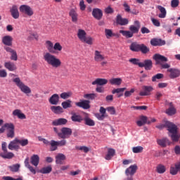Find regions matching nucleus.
Segmentation results:
<instances>
[{
  "mask_svg": "<svg viewBox=\"0 0 180 180\" xmlns=\"http://www.w3.org/2000/svg\"><path fill=\"white\" fill-rule=\"evenodd\" d=\"M46 47L48 51L44 55V60L46 61L48 65H51L53 68H60L61 67V60L57 58V56L51 54L54 53V44L51 41H46Z\"/></svg>",
  "mask_w": 180,
  "mask_h": 180,
  "instance_id": "nucleus-1",
  "label": "nucleus"
},
{
  "mask_svg": "<svg viewBox=\"0 0 180 180\" xmlns=\"http://www.w3.org/2000/svg\"><path fill=\"white\" fill-rule=\"evenodd\" d=\"M129 49L131 51L139 53L141 51L142 54H147L150 52V48L147 47L144 44H137V42H133L131 44Z\"/></svg>",
  "mask_w": 180,
  "mask_h": 180,
  "instance_id": "nucleus-2",
  "label": "nucleus"
},
{
  "mask_svg": "<svg viewBox=\"0 0 180 180\" xmlns=\"http://www.w3.org/2000/svg\"><path fill=\"white\" fill-rule=\"evenodd\" d=\"M77 37L82 43H86V44H89V46L94 44V38L91 36L86 37V32L82 29L77 30Z\"/></svg>",
  "mask_w": 180,
  "mask_h": 180,
  "instance_id": "nucleus-3",
  "label": "nucleus"
},
{
  "mask_svg": "<svg viewBox=\"0 0 180 180\" xmlns=\"http://www.w3.org/2000/svg\"><path fill=\"white\" fill-rule=\"evenodd\" d=\"M166 126L169 133H172L170 137L172 141H178V140H179V136H178V134H176V130H178V127H176V125L169 121H167Z\"/></svg>",
  "mask_w": 180,
  "mask_h": 180,
  "instance_id": "nucleus-4",
  "label": "nucleus"
},
{
  "mask_svg": "<svg viewBox=\"0 0 180 180\" xmlns=\"http://www.w3.org/2000/svg\"><path fill=\"white\" fill-rule=\"evenodd\" d=\"M13 81L15 82L17 86L19 87L21 92L26 94V95H27V94H32V89H30V87L26 86L22 82H21L19 77L13 79Z\"/></svg>",
  "mask_w": 180,
  "mask_h": 180,
  "instance_id": "nucleus-5",
  "label": "nucleus"
},
{
  "mask_svg": "<svg viewBox=\"0 0 180 180\" xmlns=\"http://www.w3.org/2000/svg\"><path fill=\"white\" fill-rule=\"evenodd\" d=\"M6 142H3L1 143V149L3 153H0V157L4 158L5 160H11L15 157V154L12 152H8V148H6Z\"/></svg>",
  "mask_w": 180,
  "mask_h": 180,
  "instance_id": "nucleus-6",
  "label": "nucleus"
},
{
  "mask_svg": "<svg viewBox=\"0 0 180 180\" xmlns=\"http://www.w3.org/2000/svg\"><path fill=\"white\" fill-rule=\"evenodd\" d=\"M19 9L20 13H22L23 15H26V16H28L29 18L34 15V11H33V8H32V7H30V6L29 5H21Z\"/></svg>",
  "mask_w": 180,
  "mask_h": 180,
  "instance_id": "nucleus-7",
  "label": "nucleus"
},
{
  "mask_svg": "<svg viewBox=\"0 0 180 180\" xmlns=\"http://www.w3.org/2000/svg\"><path fill=\"white\" fill-rule=\"evenodd\" d=\"M50 146L51 151H56V150H57V147H64V146H67V141L65 139L58 141L51 140L50 142Z\"/></svg>",
  "mask_w": 180,
  "mask_h": 180,
  "instance_id": "nucleus-8",
  "label": "nucleus"
},
{
  "mask_svg": "<svg viewBox=\"0 0 180 180\" xmlns=\"http://www.w3.org/2000/svg\"><path fill=\"white\" fill-rule=\"evenodd\" d=\"M4 127L7 130V137L13 139L15 137V125L13 123H6Z\"/></svg>",
  "mask_w": 180,
  "mask_h": 180,
  "instance_id": "nucleus-9",
  "label": "nucleus"
},
{
  "mask_svg": "<svg viewBox=\"0 0 180 180\" xmlns=\"http://www.w3.org/2000/svg\"><path fill=\"white\" fill-rule=\"evenodd\" d=\"M58 134L60 139H70V136L72 134V129L68 127H63L60 129V134Z\"/></svg>",
  "mask_w": 180,
  "mask_h": 180,
  "instance_id": "nucleus-10",
  "label": "nucleus"
},
{
  "mask_svg": "<svg viewBox=\"0 0 180 180\" xmlns=\"http://www.w3.org/2000/svg\"><path fill=\"white\" fill-rule=\"evenodd\" d=\"M143 91L139 92L140 96H150L151 92L154 91L153 86H143Z\"/></svg>",
  "mask_w": 180,
  "mask_h": 180,
  "instance_id": "nucleus-11",
  "label": "nucleus"
},
{
  "mask_svg": "<svg viewBox=\"0 0 180 180\" xmlns=\"http://www.w3.org/2000/svg\"><path fill=\"white\" fill-rule=\"evenodd\" d=\"M167 74L171 79H174L180 76V70L176 68H169L167 70Z\"/></svg>",
  "mask_w": 180,
  "mask_h": 180,
  "instance_id": "nucleus-12",
  "label": "nucleus"
},
{
  "mask_svg": "<svg viewBox=\"0 0 180 180\" xmlns=\"http://www.w3.org/2000/svg\"><path fill=\"white\" fill-rule=\"evenodd\" d=\"M105 60V55L101 51L95 50L94 51V61L96 63H101V61Z\"/></svg>",
  "mask_w": 180,
  "mask_h": 180,
  "instance_id": "nucleus-13",
  "label": "nucleus"
},
{
  "mask_svg": "<svg viewBox=\"0 0 180 180\" xmlns=\"http://www.w3.org/2000/svg\"><path fill=\"white\" fill-rule=\"evenodd\" d=\"M90 102L88 100H80L79 102L75 103L76 106L78 108H82V109H89L91 105H89Z\"/></svg>",
  "mask_w": 180,
  "mask_h": 180,
  "instance_id": "nucleus-14",
  "label": "nucleus"
},
{
  "mask_svg": "<svg viewBox=\"0 0 180 180\" xmlns=\"http://www.w3.org/2000/svg\"><path fill=\"white\" fill-rule=\"evenodd\" d=\"M153 60L156 61L158 64H162L161 63H167L168 58L164 56L156 53L153 56Z\"/></svg>",
  "mask_w": 180,
  "mask_h": 180,
  "instance_id": "nucleus-15",
  "label": "nucleus"
},
{
  "mask_svg": "<svg viewBox=\"0 0 180 180\" xmlns=\"http://www.w3.org/2000/svg\"><path fill=\"white\" fill-rule=\"evenodd\" d=\"M136 172H137V165H133L126 169L125 175H127V176H129V175H130L131 176H133V175H134V174Z\"/></svg>",
  "mask_w": 180,
  "mask_h": 180,
  "instance_id": "nucleus-16",
  "label": "nucleus"
},
{
  "mask_svg": "<svg viewBox=\"0 0 180 180\" xmlns=\"http://www.w3.org/2000/svg\"><path fill=\"white\" fill-rule=\"evenodd\" d=\"M140 21L135 20L134 25L129 27L130 32L134 34V33H139V30H140Z\"/></svg>",
  "mask_w": 180,
  "mask_h": 180,
  "instance_id": "nucleus-17",
  "label": "nucleus"
},
{
  "mask_svg": "<svg viewBox=\"0 0 180 180\" xmlns=\"http://www.w3.org/2000/svg\"><path fill=\"white\" fill-rule=\"evenodd\" d=\"M117 25H120V26H126V25H129V20L127 18H122L120 14H118L116 17Z\"/></svg>",
  "mask_w": 180,
  "mask_h": 180,
  "instance_id": "nucleus-18",
  "label": "nucleus"
},
{
  "mask_svg": "<svg viewBox=\"0 0 180 180\" xmlns=\"http://www.w3.org/2000/svg\"><path fill=\"white\" fill-rule=\"evenodd\" d=\"M92 15L97 20H101L102 19V16H103V13L102 12V10L99 8H94Z\"/></svg>",
  "mask_w": 180,
  "mask_h": 180,
  "instance_id": "nucleus-19",
  "label": "nucleus"
},
{
  "mask_svg": "<svg viewBox=\"0 0 180 180\" xmlns=\"http://www.w3.org/2000/svg\"><path fill=\"white\" fill-rule=\"evenodd\" d=\"M19 143L18 142V138H15L14 140L11 141L8 144V150H19L20 148V146L18 145Z\"/></svg>",
  "mask_w": 180,
  "mask_h": 180,
  "instance_id": "nucleus-20",
  "label": "nucleus"
},
{
  "mask_svg": "<svg viewBox=\"0 0 180 180\" xmlns=\"http://www.w3.org/2000/svg\"><path fill=\"white\" fill-rule=\"evenodd\" d=\"M30 159L27 157L25 158L24 161L25 167L32 172L34 175H36V169L33 167L32 165H30Z\"/></svg>",
  "mask_w": 180,
  "mask_h": 180,
  "instance_id": "nucleus-21",
  "label": "nucleus"
},
{
  "mask_svg": "<svg viewBox=\"0 0 180 180\" xmlns=\"http://www.w3.org/2000/svg\"><path fill=\"white\" fill-rule=\"evenodd\" d=\"M157 143L158 146H160V147H163V148L167 147V146H171V141H169V140L167 138L158 139Z\"/></svg>",
  "mask_w": 180,
  "mask_h": 180,
  "instance_id": "nucleus-22",
  "label": "nucleus"
},
{
  "mask_svg": "<svg viewBox=\"0 0 180 180\" xmlns=\"http://www.w3.org/2000/svg\"><path fill=\"white\" fill-rule=\"evenodd\" d=\"M49 102L51 105H58V102H60V96L57 94H53L49 98Z\"/></svg>",
  "mask_w": 180,
  "mask_h": 180,
  "instance_id": "nucleus-23",
  "label": "nucleus"
},
{
  "mask_svg": "<svg viewBox=\"0 0 180 180\" xmlns=\"http://www.w3.org/2000/svg\"><path fill=\"white\" fill-rule=\"evenodd\" d=\"M67 123H68V120L65 118H59L52 122L53 126H64Z\"/></svg>",
  "mask_w": 180,
  "mask_h": 180,
  "instance_id": "nucleus-24",
  "label": "nucleus"
},
{
  "mask_svg": "<svg viewBox=\"0 0 180 180\" xmlns=\"http://www.w3.org/2000/svg\"><path fill=\"white\" fill-rule=\"evenodd\" d=\"M10 12L11 13V16L14 19H19V10H18V6H12V7L10 8Z\"/></svg>",
  "mask_w": 180,
  "mask_h": 180,
  "instance_id": "nucleus-25",
  "label": "nucleus"
},
{
  "mask_svg": "<svg viewBox=\"0 0 180 180\" xmlns=\"http://www.w3.org/2000/svg\"><path fill=\"white\" fill-rule=\"evenodd\" d=\"M69 16H70L72 22H73V23L78 22V13H77V11L74 8L70 11Z\"/></svg>",
  "mask_w": 180,
  "mask_h": 180,
  "instance_id": "nucleus-26",
  "label": "nucleus"
},
{
  "mask_svg": "<svg viewBox=\"0 0 180 180\" xmlns=\"http://www.w3.org/2000/svg\"><path fill=\"white\" fill-rule=\"evenodd\" d=\"M4 67L8 71H16V70H18L16 65H15V63L11 61L6 62L4 63Z\"/></svg>",
  "mask_w": 180,
  "mask_h": 180,
  "instance_id": "nucleus-27",
  "label": "nucleus"
},
{
  "mask_svg": "<svg viewBox=\"0 0 180 180\" xmlns=\"http://www.w3.org/2000/svg\"><path fill=\"white\" fill-rule=\"evenodd\" d=\"M142 68H145L146 71H150L153 68V61L150 59L145 60L143 63H141Z\"/></svg>",
  "mask_w": 180,
  "mask_h": 180,
  "instance_id": "nucleus-28",
  "label": "nucleus"
},
{
  "mask_svg": "<svg viewBox=\"0 0 180 180\" xmlns=\"http://www.w3.org/2000/svg\"><path fill=\"white\" fill-rule=\"evenodd\" d=\"M12 41H13V38L10 35H6L2 37V43L5 46H12Z\"/></svg>",
  "mask_w": 180,
  "mask_h": 180,
  "instance_id": "nucleus-29",
  "label": "nucleus"
},
{
  "mask_svg": "<svg viewBox=\"0 0 180 180\" xmlns=\"http://www.w3.org/2000/svg\"><path fill=\"white\" fill-rule=\"evenodd\" d=\"M150 44H151V46H165V41L160 39L154 38L150 40Z\"/></svg>",
  "mask_w": 180,
  "mask_h": 180,
  "instance_id": "nucleus-30",
  "label": "nucleus"
},
{
  "mask_svg": "<svg viewBox=\"0 0 180 180\" xmlns=\"http://www.w3.org/2000/svg\"><path fill=\"white\" fill-rule=\"evenodd\" d=\"M92 85H100L103 86V85H106L108 84V79H102V78H97L95 81L92 82Z\"/></svg>",
  "mask_w": 180,
  "mask_h": 180,
  "instance_id": "nucleus-31",
  "label": "nucleus"
},
{
  "mask_svg": "<svg viewBox=\"0 0 180 180\" xmlns=\"http://www.w3.org/2000/svg\"><path fill=\"white\" fill-rule=\"evenodd\" d=\"M13 116H16L18 119L24 120L26 119V115L22 112V110L15 109L13 111Z\"/></svg>",
  "mask_w": 180,
  "mask_h": 180,
  "instance_id": "nucleus-32",
  "label": "nucleus"
},
{
  "mask_svg": "<svg viewBox=\"0 0 180 180\" xmlns=\"http://www.w3.org/2000/svg\"><path fill=\"white\" fill-rule=\"evenodd\" d=\"M40 162V157L38 156V155H33L30 158V163L32 165H34V167H37L39 165V163Z\"/></svg>",
  "mask_w": 180,
  "mask_h": 180,
  "instance_id": "nucleus-33",
  "label": "nucleus"
},
{
  "mask_svg": "<svg viewBox=\"0 0 180 180\" xmlns=\"http://www.w3.org/2000/svg\"><path fill=\"white\" fill-rule=\"evenodd\" d=\"M146 124H148V117L144 115H141L139 117V120L136 122L137 126H139V127H141V126H144Z\"/></svg>",
  "mask_w": 180,
  "mask_h": 180,
  "instance_id": "nucleus-34",
  "label": "nucleus"
},
{
  "mask_svg": "<svg viewBox=\"0 0 180 180\" xmlns=\"http://www.w3.org/2000/svg\"><path fill=\"white\" fill-rule=\"evenodd\" d=\"M83 120L86 126H90L91 127L95 126V121L91 119L88 115H86L84 118H83Z\"/></svg>",
  "mask_w": 180,
  "mask_h": 180,
  "instance_id": "nucleus-35",
  "label": "nucleus"
},
{
  "mask_svg": "<svg viewBox=\"0 0 180 180\" xmlns=\"http://www.w3.org/2000/svg\"><path fill=\"white\" fill-rule=\"evenodd\" d=\"M71 120L72 122H77V123H81L82 120H84V118H82V116H81L79 114H77L75 112L72 113Z\"/></svg>",
  "mask_w": 180,
  "mask_h": 180,
  "instance_id": "nucleus-36",
  "label": "nucleus"
},
{
  "mask_svg": "<svg viewBox=\"0 0 180 180\" xmlns=\"http://www.w3.org/2000/svg\"><path fill=\"white\" fill-rule=\"evenodd\" d=\"M65 158H66L65 155L63 153H58L56 156V164H59V165L63 164V161H64Z\"/></svg>",
  "mask_w": 180,
  "mask_h": 180,
  "instance_id": "nucleus-37",
  "label": "nucleus"
},
{
  "mask_svg": "<svg viewBox=\"0 0 180 180\" xmlns=\"http://www.w3.org/2000/svg\"><path fill=\"white\" fill-rule=\"evenodd\" d=\"M157 8L160 12L158 17L160 18V19H164L165 16H167V10L162 6H158Z\"/></svg>",
  "mask_w": 180,
  "mask_h": 180,
  "instance_id": "nucleus-38",
  "label": "nucleus"
},
{
  "mask_svg": "<svg viewBox=\"0 0 180 180\" xmlns=\"http://www.w3.org/2000/svg\"><path fill=\"white\" fill-rule=\"evenodd\" d=\"M167 171V167L165 165L162 164H159L156 167V172L158 174H165V172Z\"/></svg>",
  "mask_w": 180,
  "mask_h": 180,
  "instance_id": "nucleus-39",
  "label": "nucleus"
},
{
  "mask_svg": "<svg viewBox=\"0 0 180 180\" xmlns=\"http://www.w3.org/2000/svg\"><path fill=\"white\" fill-rule=\"evenodd\" d=\"M51 110L53 113H56V115H60V113H63L64 112V110L61 108V106H51Z\"/></svg>",
  "mask_w": 180,
  "mask_h": 180,
  "instance_id": "nucleus-40",
  "label": "nucleus"
},
{
  "mask_svg": "<svg viewBox=\"0 0 180 180\" xmlns=\"http://www.w3.org/2000/svg\"><path fill=\"white\" fill-rule=\"evenodd\" d=\"M109 82L111 85H116L119 86L122 85V79L121 78H112L109 80Z\"/></svg>",
  "mask_w": 180,
  "mask_h": 180,
  "instance_id": "nucleus-41",
  "label": "nucleus"
},
{
  "mask_svg": "<svg viewBox=\"0 0 180 180\" xmlns=\"http://www.w3.org/2000/svg\"><path fill=\"white\" fill-rule=\"evenodd\" d=\"M51 171H53V167H51V165H49V166L41 168L39 170V172L40 174H50Z\"/></svg>",
  "mask_w": 180,
  "mask_h": 180,
  "instance_id": "nucleus-42",
  "label": "nucleus"
},
{
  "mask_svg": "<svg viewBox=\"0 0 180 180\" xmlns=\"http://www.w3.org/2000/svg\"><path fill=\"white\" fill-rule=\"evenodd\" d=\"M120 33L127 39H130L133 37L134 34L131 31L120 30Z\"/></svg>",
  "mask_w": 180,
  "mask_h": 180,
  "instance_id": "nucleus-43",
  "label": "nucleus"
},
{
  "mask_svg": "<svg viewBox=\"0 0 180 180\" xmlns=\"http://www.w3.org/2000/svg\"><path fill=\"white\" fill-rule=\"evenodd\" d=\"M105 34L107 39H110L111 37H115V36H116V34L113 33V31L110 29H105Z\"/></svg>",
  "mask_w": 180,
  "mask_h": 180,
  "instance_id": "nucleus-44",
  "label": "nucleus"
},
{
  "mask_svg": "<svg viewBox=\"0 0 180 180\" xmlns=\"http://www.w3.org/2000/svg\"><path fill=\"white\" fill-rule=\"evenodd\" d=\"M129 61L131 64H134V65H139V67H140V68H143V65L141 64V62H140V59L131 58V59H129Z\"/></svg>",
  "mask_w": 180,
  "mask_h": 180,
  "instance_id": "nucleus-45",
  "label": "nucleus"
},
{
  "mask_svg": "<svg viewBox=\"0 0 180 180\" xmlns=\"http://www.w3.org/2000/svg\"><path fill=\"white\" fill-rule=\"evenodd\" d=\"M10 171L11 172H18L20 168V164H15L11 166L8 167Z\"/></svg>",
  "mask_w": 180,
  "mask_h": 180,
  "instance_id": "nucleus-46",
  "label": "nucleus"
},
{
  "mask_svg": "<svg viewBox=\"0 0 180 180\" xmlns=\"http://www.w3.org/2000/svg\"><path fill=\"white\" fill-rule=\"evenodd\" d=\"M72 101L71 100H67L66 101L62 102L61 105L63 109H68V108H72V105H71Z\"/></svg>",
  "mask_w": 180,
  "mask_h": 180,
  "instance_id": "nucleus-47",
  "label": "nucleus"
},
{
  "mask_svg": "<svg viewBox=\"0 0 180 180\" xmlns=\"http://www.w3.org/2000/svg\"><path fill=\"white\" fill-rule=\"evenodd\" d=\"M115 155V149L110 148L108 149V153L105 155V160H112V157Z\"/></svg>",
  "mask_w": 180,
  "mask_h": 180,
  "instance_id": "nucleus-48",
  "label": "nucleus"
},
{
  "mask_svg": "<svg viewBox=\"0 0 180 180\" xmlns=\"http://www.w3.org/2000/svg\"><path fill=\"white\" fill-rule=\"evenodd\" d=\"M143 150H144V148H143V146H135L132 148V152L134 154H139L140 153H141L143 151Z\"/></svg>",
  "mask_w": 180,
  "mask_h": 180,
  "instance_id": "nucleus-49",
  "label": "nucleus"
},
{
  "mask_svg": "<svg viewBox=\"0 0 180 180\" xmlns=\"http://www.w3.org/2000/svg\"><path fill=\"white\" fill-rule=\"evenodd\" d=\"M72 96V93L69 91V92H63L61 93L60 95V97L61 99H68V98H71Z\"/></svg>",
  "mask_w": 180,
  "mask_h": 180,
  "instance_id": "nucleus-50",
  "label": "nucleus"
},
{
  "mask_svg": "<svg viewBox=\"0 0 180 180\" xmlns=\"http://www.w3.org/2000/svg\"><path fill=\"white\" fill-rule=\"evenodd\" d=\"M166 113L169 116H172L173 115H175L176 113V110L173 106H171L166 110Z\"/></svg>",
  "mask_w": 180,
  "mask_h": 180,
  "instance_id": "nucleus-51",
  "label": "nucleus"
},
{
  "mask_svg": "<svg viewBox=\"0 0 180 180\" xmlns=\"http://www.w3.org/2000/svg\"><path fill=\"white\" fill-rule=\"evenodd\" d=\"M63 50V46H61V44L60 42H56L53 45V51L56 53V51H62Z\"/></svg>",
  "mask_w": 180,
  "mask_h": 180,
  "instance_id": "nucleus-52",
  "label": "nucleus"
},
{
  "mask_svg": "<svg viewBox=\"0 0 180 180\" xmlns=\"http://www.w3.org/2000/svg\"><path fill=\"white\" fill-rule=\"evenodd\" d=\"M164 75L162 73H158L152 77V82H157L158 79H162Z\"/></svg>",
  "mask_w": 180,
  "mask_h": 180,
  "instance_id": "nucleus-53",
  "label": "nucleus"
},
{
  "mask_svg": "<svg viewBox=\"0 0 180 180\" xmlns=\"http://www.w3.org/2000/svg\"><path fill=\"white\" fill-rule=\"evenodd\" d=\"M18 144H20L22 147H25V146H27L29 144V140L27 139H18Z\"/></svg>",
  "mask_w": 180,
  "mask_h": 180,
  "instance_id": "nucleus-54",
  "label": "nucleus"
},
{
  "mask_svg": "<svg viewBox=\"0 0 180 180\" xmlns=\"http://www.w3.org/2000/svg\"><path fill=\"white\" fill-rule=\"evenodd\" d=\"M179 172V171L178 170L176 167H175V166L170 167L169 172H170L171 175H176V174H178Z\"/></svg>",
  "mask_w": 180,
  "mask_h": 180,
  "instance_id": "nucleus-55",
  "label": "nucleus"
},
{
  "mask_svg": "<svg viewBox=\"0 0 180 180\" xmlns=\"http://www.w3.org/2000/svg\"><path fill=\"white\" fill-rule=\"evenodd\" d=\"M96 94H87L84 95V98L86 99H91L94 100L95 98H96Z\"/></svg>",
  "mask_w": 180,
  "mask_h": 180,
  "instance_id": "nucleus-56",
  "label": "nucleus"
},
{
  "mask_svg": "<svg viewBox=\"0 0 180 180\" xmlns=\"http://www.w3.org/2000/svg\"><path fill=\"white\" fill-rule=\"evenodd\" d=\"M95 117H96V119H98V120H104L105 117H108L107 115H103V114H100V113H96L95 114Z\"/></svg>",
  "mask_w": 180,
  "mask_h": 180,
  "instance_id": "nucleus-57",
  "label": "nucleus"
},
{
  "mask_svg": "<svg viewBox=\"0 0 180 180\" xmlns=\"http://www.w3.org/2000/svg\"><path fill=\"white\" fill-rule=\"evenodd\" d=\"M150 20H151L153 25H154V26H156V27H160V26H161V23L160 22V20H158L154 18H151Z\"/></svg>",
  "mask_w": 180,
  "mask_h": 180,
  "instance_id": "nucleus-58",
  "label": "nucleus"
},
{
  "mask_svg": "<svg viewBox=\"0 0 180 180\" xmlns=\"http://www.w3.org/2000/svg\"><path fill=\"white\" fill-rule=\"evenodd\" d=\"M107 112H109L110 115H116V109L115 107L110 106L106 108Z\"/></svg>",
  "mask_w": 180,
  "mask_h": 180,
  "instance_id": "nucleus-59",
  "label": "nucleus"
},
{
  "mask_svg": "<svg viewBox=\"0 0 180 180\" xmlns=\"http://www.w3.org/2000/svg\"><path fill=\"white\" fill-rule=\"evenodd\" d=\"M126 91V88H118V89H115L112 91V94H120L121 92H124Z\"/></svg>",
  "mask_w": 180,
  "mask_h": 180,
  "instance_id": "nucleus-60",
  "label": "nucleus"
},
{
  "mask_svg": "<svg viewBox=\"0 0 180 180\" xmlns=\"http://www.w3.org/2000/svg\"><path fill=\"white\" fill-rule=\"evenodd\" d=\"M11 60L13 61H18V53H16V51H14L11 53Z\"/></svg>",
  "mask_w": 180,
  "mask_h": 180,
  "instance_id": "nucleus-61",
  "label": "nucleus"
},
{
  "mask_svg": "<svg viewBox=\"0 0 180 180\" xmlns=\"http://www.w3.org/2000/svg\"><path fill=\"white\" fill-rule=\"evenodd\" d=\"M136 90L134 89H131L130 91H127L124 93L125 98H129V96H131V94H134V91Z\"/></svg>",
  "mask_w": 180,
  "mask_h": 180,
  "instance_id": "nucleus-62",
  "label": "nucleus"
},
{
  "mask_svg": "<svg viewBox=\"0 0 180 180\" xmlns=\"http://www.w3.org/2000/svg\"><path fill=\"white\" fill-rule=\"evenodd\" d=\"M179 5V0H172L171 6L172 8H176Z\"/></svg>",
  "mask_w": 180,
  "mask_h": 180,
  "instance_id": "nucleus-63",
  "label": "nucleus"
},
{
  "mask_svg": "<svg viewBox=\"0 0 180 180\" xmlns=\"http://www.w3.org/2000/svg\"><path fill=\"white\" fill-rule=\"evenodd\" d=\"M2 179L4 180H23V179L22 177H19L18 179H15L13 177L9 176H3Z\"/></svg>",
  "mask_w": 180,
  "mask_h": 180,
  "instance_id": "nucleus-64",
  "label": "nucleus"
}]
</instances>
